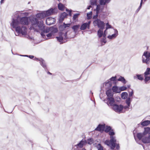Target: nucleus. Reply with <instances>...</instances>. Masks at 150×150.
Listing matches in <instances>:
<instances>
[{
  "label": "nucleus",
  "mask_w": 150,
  "mask_h": 150,
  "mask_svg": "<svg viewBox=\"0 0 150 150\" xmlns=\"http://www.w3.org/2000/svg\"><path fill=\"white\" fill-rule=\"evenodd\" d=\"M127 88V87L125 86H122L120 88V91H125L126 90Z\"/></svg>",
  "instance_id": "obj_34"
},
{
  "label": "nucleus",
  "mask_w": 150,
  "mask_h": 150,
  "mask_svg": "<svg viewBox=\"0 0 150 150\" xmlns=\"http://www.w3.org/2000/svg\"><path fill=\"white\" fill-rule=\"evenodd\" d=\"M36 16L37 18L41 19L45 17V15L44 12L38 13L37 14Z\"/></svg>",
  "instance_id": "obj_19"
},
{
  "label": "nucleus",
  "mask_w": 150,
  "mask_h": 150,
  "mask_svg": "<svg viewBox=\"0 0 150 150\" xmlns=\"http://www.w3.org/2000/svg\"><path fill=\"white\" fill-rule=\"evenodd\" d=\"M114 132L111 131L109 132L110 139V140H107L105 142V144L110 146L111 149H114L116 147V149H118L120 148L119 144L117 143L116 137L114 136Z\"/></svg>",
  "instance_id": "obj_4"
},
{
  "label": "nucleus",
  "mask_w": 150,
  "mask_h": 150,
  "mask_svg": "<svg viewBox=\"0 0 150 150\" xmlns=\"http://www.w3.org/2000/svg\"><path fill=\"white\" fill-rule=\"evenodd\" d=\"M144 81L146 83L148 81H150V68H147L144 73Z\"/></svg>",
  "instance_id": "obj_9"
},
{
  "label": "nucleus",
  "mask_w": 150,
  "mask_h": 150,
  "mask_svg": "<svg viewBox=\"0 0 150 150\" xmlns=\"http://www.w3.org/2000/svg\"><path fill=\"white\" fill-rule=\"evenodd\" d=\"M48 73L49 74H51V73H50V72H49Z\"/></svg>",
  "instance_id": "obj_50"
},
{
  "label": "nucleus",
  "mask_w": 150,
  "mask_h": 150,
  "mask_svg": "<svg viewBox=\"0 0 150 150\" xmlns=\"http://www.w3.org/2000/svg\"><path fill=\"white\" fill-rule=\"evenodd\" d=\"M96 147L98 149V150H103V148L101 144H97L96 145Z\"/></svg>",
  "instance_id": "obj_31"
},
{
  "label": "nucleus",
  "mask_w": 150,
  "mask_h": 150,
  "mask_svg": "<svg viewBox=\"0 0 150 150\" xmlns=\"http://www.w3.org/2000/svg\"><path fill=\"white\" fill-rule=\"evenodd\" d=\"M79 27L80 25H75L73 26L72 27V28L74 30V31L75 32H76L78 30Z\"/></svg>",
  "instance_id": "obj_27"
},
{
  "label": "nucleus",
  "mask_w": 150,
  "mask_h": 150,
  "mask_svg": "<svg viewBox=\"0 0 150 150\" xmlns=\"http://www.w3.org/2000/svg\"><path fill=\"white\" fill-rule=\"evenodd\" d=\"M116 76L115 77H112L110 79H109L108 82L106 83V85H108V84H109L110 85V86H112L111 84L112 83L115 84L117 81V80H116Z\"/></svg>",
  "instance_id": "obj_15"
},
{
  "label": "nucleus",
  "mask_w": 150,
  "mask_h": 150,
  "mask_svg": "<svg viewBox=\"0 0 150 150\" xmlns=\"http://www.w3.org/2000/svg\"><path fill=\"white\" fill-rule=\"evenodd\" d=\"M34 59L37 61H39L40 64L44 68H45L46 67V65L45 63V61L43 59H42L37 58H34Z\"/></svg>",
  "instance_id": "obj_16"
},
{
  "label": "nucleus",
  "mask_w": 150,
  "mask_h": 150,
  "mask_svg": "<svg viewBox=\"0 0 150 150\" xmlns=\"http://www.w3.org/2000/svg\"><path fill=\"white\" fill-rule=\"evenodd\" d=\"M44 13L45 15V17L50 16L51 14H54L57 13V10H47L46 11H44Z\"/></svg>",
  "instance_id": "obj_13"
},
{
  "label": "nucleus",
  "mask_w": 150,
  "mask_h": 150,
  "mask_svg": "<svg viewBox=\"0 0 150 150\" xmlns=\"http://www.w3.org/2000/svg\"><path fill=\"white\" fill-rule=\"evenodd\" d=\"M94 142V140L92 139H89L87 141L86 143L89 144H91Z\"/></svg>",
  "instance_id": "obj_30"
},
{
  "label": "nucleus",
  "mask_w": 150,
  "mask_h": 150,
  "mask_svg": "<svg viewBox=\"0 0 150 150\" xmlns=\"http://www.w3.org/2000/svg\"><path fill=\"white\" fill-rule=\"evenodd\" d=\"M112 90L113 91V92H114L115 93H120V88H119L116 86H113L112 88Z\"/></svg>",
  "instance_id": "obj_20"
},
{
  "label": "nucleus",
  "mask_w": 150,
  "mask_h": 150,
  "mask_svg": "<svg viewBox=\"0 0 150 150\" xmlns=\"http://www.w3.org/2000/svg\"><path fill=\"white\" fill-rule=\"evenodd\" d=\"M101 41L102 44H103V43H104V44H103V45H104L106 42V41L105 39V38L103 39L102 40H101Z\"/></svg>",
  "instance_id": "obj_40"
},
{
  "label": "nucleus",
  "mask_w": 150,
  "mask_h": 150,
  "mask_svg": "<svg viewBox=\"0 0 150 150\" xmlns=\"http://www.w3.org/2000/svg\"><path fill=\"white\" fill-rule=\"evenodd\" d=\"M112 31L114 32V33L111 35H109L108 36V38L110 40L115 38L118 35V32L117 30L113 29L112 30Z\"/></svg>",
  "instance_id": "obj_11"
},
{
  "label": "nucleus",
  "mask_w": 150,
  "mask_h": 150,
  "mask_svg": "<svg viewBox=\"0 0 150 150\" xmlns=\"http://www.w3.org/2000/svg\"><path fill=\"white\" fill-rule=\"evenodd\" d=\"M143 0H141V3H140V6L139 8V9L140 8H141V5H142V1H143Z\"/></svg>",
  "instance_id": "obj_44"
},
{
  "label": "nucleus",
  "mask_w": 150,
  "mask_h": 150,
  "mask_svg": "<svg viewBox=\"0 0 150 150\" xmlns=\"http://www.w3.org/2000/svg\"><path fill=\"white\" fill-rule=\"evenodd\" d=\"M49 9L52 10V9H53V8H51L50 9Z\"/></svg>",
  "instance_id": "obj_49"
},
{
  "label": "nucleus",
  "mask_w": 150,
  "mask_h": 150,
  "mask_svg": "<svg viewBox=\"0 0 150 150\" xmlns=\"http://www.w3.org/2000/svg\"><path fill=\"white\" fill-rule=\"evenodd\" d=\"M86 142L85 140H82L77 144V146L79 148H82L84 144H85Z\"/></svg>",
  "instance_id": "obj_23"
},
{
  "label": "nucleus",
  "mask_w": 150,
  "mask_h": 150,
  "mask_svg": "<svg viewBox=\"0 0 150 150\" xmlns=\"http://www.w3.org/2000/svg\"><path fill=\"white\" fill-rule=\"evenodd\" d=\"M130 105H127V106H123V108H124L125 110H128L129 108Z\"/></svg>",
  "instance_id": "obj_37"
},
{
  "label": "nucleus",
  "mask_w": 150,
  "mask_h": 150,
  "mask_svg": "<svg viewBox=\"0 0 150 150\" xmlns=\"http://www.w3.org/2000/svg\"><path fill=\"white\" fill-rule=\"evenodd\" d=\"M111 128L110 126H105V125H99L98 127L95 129L96 130L100 132H103L104 130L106 132H110L111 131L114 132L113 130H111Z\"/></svg>",
  "instance_id": "obj_7"
},
{
  "label": "nucleus",
  "mask_w": 150,
  "mask_h": 150,
  "mask_svg": "<svg viewBox=\"0 0 150 150\" xmlns=\"http://www.w3.org/2000/svg\"><path fill=\"white\" fill-rule=\"evenodd\" d=\"M150 131V128L149 127H146L144 128V134L145 135L149 133Z\"/></svg>",
  "instance_id": "obj_29"
},
{
  "label": "nucleus",
  "mask_w": 150,
  "mask_h": 150,
  "mask_svg": "<svg viewBox=\"0 0 150 150\" xmlns=\"http://www.w3.org/2000/svg\"><path fill=\"white\" fill-rule=\"evenodd\" d=\"M4 0H1L0 3L1 4H3L4 3Z\"/></svg>",
  "instance_id": "obj_45"
},
{
  "label": "nucleus",
  "mask_w": 150,
  "mask_h": 150,
  "mask_svg": "<svg viewBox=\"0 0 150 150\" xmlns=\"http://www.w3.org/2000/svg\"><path fill=\"white\" fill-rule=\"evenodd\" d=\"M90 23L91 21H89L87 23H84L81 26L80 29L83 30L86 29L87 28L88 29H89Z\"/></svg>",
  "instance_id": "obj_14"
},
{
  "label": "nucleus",
  "mask_w": 150,
  "mask_h": 150,
  "mask_svg": "<svg viewBox=\"0 0 150 150\" xmlns=\"http://www.w3.org/2000/svg\"><path fill=\"white\" fill-rule=\"evenodd\" d=\"M137 76L138 79L139 80H142L144 79L143 76L142 75L137 74Z\"/></svg>",
  "instance_id": "obj_33"
},
{
  "label": "nucleus",
  "mask_w": 150,
  "mask_h": 150,
  "mask_svg": "<svg viewBox=\"0 0 150 150\" xmlns=\"http://www.w3.org/2000/svg\"><path fill=\"white\" fill-rule=\"evenodd\" d=\"M106 30H107L108 28H111V26L110 25H109L108 23H107L106 24Z\"/></svg>",
  "instance_id": "obj_39"
},
{
  "label": "nucleus",
  "mask_w": 150,
  "mask_h": 150,
  "mask_svg": "<svg viewBox=\"0 0 150 150\" xmlns=\"http://www.w3.org/2000/svg\"><path fill=\"white\" fill-rule=\"evenodd\" d=\"M48 73L49 74H51V73H50V72H49Z\"/></svg>",
  "instance_id": "obj_51"
},
{
  "label": "nucleus",
  "mask_w": 150,
  "mask_h": 150,
  "mask_svg": "<svg viewBox=\"0 0 150 150\" xmlns=\"http://www.w3.org/2000/svg\"><path fill=\"white\" fill-rule=\"evenodd\" d=\"M82 150H86L85 149H83Z\"/></svg>",
  "instance_id": "obj_48"
},
{
  "label": "nucleus",
  "mask_w": 150,
  "mask_h": 150,
  "mask_svg": "<svg viewBox=\"0 0 150 150\" xmlns=\"http://www.w3.org/2000/svg\"><path fill=\"white\" fill-rule=\"evenodd\" d=\"M111 0H99L100 4H96V0H91V5L88 6L87 9H90L91 8H94L96 7V9H103L106 6V4L110 2Z\"/></svg>",
  "instance_id": "obj_3"
},
{
  "label": "nucleus",
  "mask_w": 150,
  "mask_h": 150,
  "mask_svg": "<svg viewBox=\"0 0 150 150\" xmlns=\"http://www.w3.org/2000/svg\"><path fill=\"white\" fill-rule=\"evenodd\" d=\"M145 135L143 133H138L137 134V137L138 139L140 140L144 138Z\"/></svg>",
  "instance_id": "obj_21"
},
{
  "label": "nucleus",
  "mask_w": 150,
  "mask_h": 150,
  "mask_svg": "<svg viewBox=\"0 0 150 150\" xmlns=\"http://www.w3.org/2000/svg\"><path fill=\"white\" fill-rule=\"evenodd\" d=\"M21 56H25V57H29V58H30L31 59L33 58L34 57V56H32V55H30V56H29L28 55H21Z\"/></svg>",
  "instance_id": "obj_42"
},
{
  "label": "nucleus",
  "mask_w": 150,
  "mask_h": 150,
  "mask_svg": "<svg viewBox=\"0 0 150 150\" xmlns=\"http://www.w3.org/2000/svg\"><path fill=\"white\" fill-rule=\"evenodd\" d=\"M142 141L143 143H149L150 142V136H149L148 137L144 136V138H142Z\"/></svg>",
  "instance_id": "obj_18"
},
{
  "label": "nucleus",
  "mask_w": 150,
  "mask_h": 150,
  "mask_svg": "<svg viewBox=\"0 0 150 150\" xmlns=\"http://www.w3.org/2000/svg\"><path fill=\"white\" fill-rule=\"evenodd\" d=\"M79 15V13H76L75 14L73 17V18L74 20L76 19L78 17Z\"/></svg>",
  "instance_id": "obj_35"
},
{
  "label": "nucleus",
  "mask_w": 150,
  "mask_h": 150,
  "mask_svg": "<svg viewBox=\"0 0 150 150\" xmlns=\"http://www.w3.org/2000/svg\"><path fill=\"white\" fill-rule=\"evenodd\" d=\"M109 105L112 107V108L113 110L118 113L122 112L123 109V106L122 105L116 104L114 100L112 98L109 99Z\"/></svg>",
  "instance_id": "obj_6"
},
{
  "label": "nucleus",
  "mask_w": 150,
  "mask_h": 150,
  "mask_svg": "<svg viewBox=\"0 0 150 150\" xmlns=\"http://www.w3.org/2000/svg\"><path fill=\"white\" fill-rule=\"evenodd\" d=\"M66 11H68V12H69L70 13H71V10H70V11H69V10H66Z\"/></svg>",
  "instance_id": "obj_46"
},
{
  "label": "nucleus",
  "mask_w": 150,
  "mask_h": 150,
  "mask_svg": "<svg viewBox=\"0 0 150 150\" xmlns=\"http://www.w3.org/2000/svg\"><path fill=\"white\" fill-rule=\"evenodd\" d=\"M58 8L59 9H68L62 3H59L58 4Z\"/></svg>",
  "instance_id": "obj_22"
},
{
  "label": "nucleus",
  "mask_w": 150,
  "mask_h": 150,
  "mask_svg": "<svg viewBox=\"0 0 150 150\" xmlns=\"http://www.w3.org/2000/svg\"><path fill=\"white\" fill-rule=\"evenodd\" d=\"M31 23L32 26L30 28L31 29H33L38 32L41 31V35L44 38L47 39L46 36L47 38V39L51 38L52 36H53L57 31V28L52 27H47L45 29L43 22L41 21L38 22L36 18L32 20Z\"/></svg>",
  "instance_id": "obj_1"
},
{
  "label": "nucleus",
  "mask_w": 150,
  "mask_h": 150,
  "mask_svg": "<svg viewBox=\"0 0 150 150\" xmlns=\"http://www.w3.org/2000/svg\"><path fill=\"white\" fill-rule=\"evenodd\" d=\"M131 101L132 99L130 98H128L126 100L125 102L127 105H130Z\"/></svg>",
  "instance_id": "obj_28"
},
{
  "label": "nucleus",
  "mask_w": 150,
  "mask_h": 150,
  "mask_svg": "<svg viewBox=\"0 0 150 150\" xmlns=\"http://www.w3.org/2000/svg\"><path fill=\"white\" fill-rule=\"evenodd\" d=\"M127 93L126 92H123L121 94V97L123 99H125L127 98Z\"/></svg>",
  "instance_id": "obj_26"
},
{
  "label": "nucleus",
  "mask_w": 150,
  "mask_h": 150,
  "mask_svg": "<svg viewBox=\"0 0 150 150\" xmlns=\"http://www.w3.org/2000/svg\"><path fill=\"white\" fill-rule=\"evenodd\" d=\"M67 15V14L65 12H64L61 13L59 18V21L60 22H62L64 20V19Z\"/></svg>",
  "instance_id": "obj_17"
},
{
  "label": "nucleus",
  "mask_w": 150,
  "mask_h": 150,
  "mask_svg": "<svg viewBox=\"0 0 150 150\" xmlns=\"http://www.w3.org/2000/svg\"><path fill=\"white\" fill-rule=\"evenodd\" d=\"M64 27L66 28L67 27H68L70 25V24H65L64 23Z\"/></svg>",
  "instance_id": "obj_43"
},
{
  "label": "nucleus",
  "mask_w": 150,
  "mask_h": 150,
  "mask_svg": "<svg viewBox=\"0 0 150 150\" xmlns=\"http://www.w3.org/2000/svg\"><path fill=\"white\" fill-rule=\"evenodd\" d=\"M67 33L65 34L61 33L59 34V37H56L57 40L60 42L63 43L62 41L63 38H67Z\"/></svg>",
  "instance_id": "obj_12"
},
{
  "label": "nucleus",
  "mask_w": 150,
  "mask_h": 150,
  "mask_svg": "<svg viewBox=\"0 0 150 150\" xmlns=\"http://www.w3.org/2000/svg\"><path fill=\"white\" fill-rule=\"evenodd\" d=\"M150 53L148 52H145L142 56V62L144 63L148 64L150 62Z\"/></svg>",
  "instance_id": "obj_8"
},
{
  "label": "nucleus",
  "mask_w": 150,
  "mask_h": 150,
  "mask_svg": "<svg viewBox=\"0 0 150 150\" xmlns=\"http://www.w3.org/2000/svg\"><path fill=\"white\" fill-rule=\"evenodd\" d=\"M130 85H128V86H127V87H128V88L129 87H130Z\"/></svg>",
  "instance_id": "obj_47"
},
{
  "label": "nucleus",
  "mask_w": 150,
  "mask_h": 150,
  "mask_svg": "<svg viewBox=\"0 0 150 150\" xmlns=\"http://www.w3.org/2000/svg\"><path fill=\"white\" fill-rule=\"evenodd\" d=\"M117 81H121L124 84L125 83H126L125 79L124 78V77L121 76H120L119 79H117Z\"/></svg>",
  "instance_id": "obj_24"
},
{
  "label": "nucleus",
  "mask_w": 150,
  "mask_h": 150,
  "mask_svg": "<svg viewBox=\"0 0 150 150\" xmlns=\"http://www.w3.org/2000/svg\"><path fill=\"white\" fill-rule=\"evenodd\" d=\"M93 24L94 26L97 25L100 29L98 31V35L99 38H100L102 36L104 38H105L106 33V30H105L103 32V30L105 27L104 23L101 21L100 20L97 19L93 22Z\"/></svg>",
  "instance_id": "obj_5"
},
{
  "label": "nucleus",
  "mask_w": 150,
  "mask_h": 150,
  "mask_svg": "<svg viewBox=\"0 0 150 150\" xmlns=\"http://www.w3.org/2000/svg\"><path fill=\"white\" fill-rule=\"evenodd\" d=\"M106 94L108 97L107 99L106 100V101H107V104L109 105V99L111 98H112L113 99H114V98H112L113 96V94L112 93L111 91L110 90H109L106 91Z\"/></svg>",
  "instance_id": "obj_10"
},
{
  "label": "nucleus",
  "mask_w": 150,
  "mask_h": 150,
  "mask_svg": "<svg viewBox=\"0 0 150 150\" xmlns=\"http://www.w3.org/2000/svg\"><path fill=\"white\" fill-rule=\"evenodd\" d=\"M52 19H53L52 18H47V19L46 20V23L47 24H48V25H50V23L48 24L47 22L48 21H50L51 20H52Z\"/></svg>",
  "instance_id": "obj_38"
},
{
  "label": "nucleus",
  "mask_w": 150,
  "mask_h": 150,
  "mask_svg": "<svg viewBox=\"0 0 150 150\" xmlns=\"http://www.w3.org/2000/svg\"><path fill=\"white\" fill-rule=\"evenodd\" d=\"M100 10H96V15L93 17V19H96V18L98 16V13L99 12V11Z\"/></svg>",
  "instance_id": "obj_36"
},
{
  "label": "nucleus",
  "mask_w": 150,
  "mask_h": 150,
  "mask_svg": "<svg viewBox=\"0 0 150 150\" xmlns=\"http://www.w3.org/2000/svg\"><path fill=\"white\" fill-rule=\"evenodd\" d=\"M28 23V19L25 17H20L16 15L13 18L11 23V28H15L18 35L15 34L16 35H18L20 34L23 35L26 34L27 28L25 26H22L21 28L19 26L20 24L23 25H27Z\"/></svg>",
  "instance_id": "obj_2"
},
{
  "label": "nucleus",
  "mask_w": 150,
  "mask_h": 150,
  "mask_svg": "<svg viewBox=\"0 0 150 150\" xmlns=\"http://www.w3.org/2000/svg\"><path fill=\"white\" fill-rule=\"evenodd\" d=\"M150 123V121L149 120H146L141 123L142 125L143 126H146L148 125Z\"/></svg>",
  "instance_id": "obj_25"
},
{
  "label": "nucleus",
  "mask_w": 150,
  "mask_h": 150,
  "mask_svg": "<svg viewBox=\"0 0 150 150\" xmlns=\"http://www.w3.org/2000/svg\"><path fill=\"white\" fill-rule=\"evenodd\" d=\"M133 94V91L132 90V91L131 92H130L129 93V98H130V97H132V96Z\"/></svg>",
  "instance_id": "obj_41"
},
{
  "label": "nucleus",
  "mask_w": 150,
  "mask_h": 150,
  "mask_svg": "<svg viewBox=\"0 0 150 150\" xmlns=\"http://www.w3.org/2000/svg\"><path fill=\"white\" fill-rule=\"evenodd\" d=\"M92 12L91 11L90 12H89L87 13V19H90L92 17Z\"/></svg>",
  "instance_id": "obj_32"
}]
</instances>
